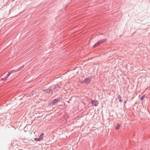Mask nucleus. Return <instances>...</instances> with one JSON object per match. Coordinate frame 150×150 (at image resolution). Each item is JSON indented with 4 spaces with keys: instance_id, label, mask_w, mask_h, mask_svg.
Here are the masks:
<instances>
[{
    "instance_id": "obj_7",
    "label": "nucleus",
    "mask_w": 150,
    "mask_h": 150,
    "mask_svg": "<svg viewBox=\"0 0 150 150\" xmlns=\"http://www.w3.org/2000/svg\"><path fill=\"white\" fill-rule=\"evenodd\" d=\"M34 139L35 141H41V140L40 139V138H35Z\"/></svg>"
},
{
    "instance_id": "obj_4",
    "label": "nucleus",
    "mask_w": 150,
    "mask_h": 150,
    "mask_svg": "<svg viewBox=\"0 0 150 150\" xmlns=\"http://www.w3.org/2000/svg\"><path fill=\"white\" fill-rule=\"evenodd\" d=\"M91 103H92L93 105L95 106H97L98 104V103L97 101H93V100H91Z\"/></svg>"
},
{
    "instance_id": "obj_10",
    "label": "nucleus",
    "mask_w": 150,
    "mask_h": 150,
    "mask_svg": "<svg viewBox=\"0 0 150 150\" xmlns=\"http://www.w3.org/2000/svg\"><path fill=\"white\" fill-rule=\"evenodd\" d=\"M145 96H142L141 98H140V100L141 101H142L143 100Z\"/></svg>"
},
{
    "instance_id": "obj_2",
    "label": "nucleus",
    "mask_w": 150,
    "mask_h": 150,
    "mask_svg": "<svg viewBox=\"0 0 150 150\" xmlns=\"http://www.w3.org/2000/svg\"><path fill=\"white\" fill-rule=\"evenodd\" d=\"M106 40L104 39L102 41H98L97 43H96L95 44L94 46H93V47H95L99 45L100 44L105 42V41H106Z\"/></svg>"
},
{
    "instance_id": "obj_6",
    "label": "nucleus",
    "mask_w": 150,
    "mask_h": 150,
    "mask_svg": "<svg viewBox=\"0 0 150 150\" xmlns=\"http://www.w3.org/2000/svg\"><path fill=\"white\" fill-rule=\"evenodd\" d=\"M120 126V125L119 124H117L116 125L115 129H118Z\"/></svg>"
},
{
    "instance_id": "obj_5",
    "label": "nucleus",
    "mask_w": 150,
    "mask_h": 150,
    "mask_svg": "<svg viewBox=\"0 0 150 150\" xmlns=\"http://www.w3.org/2000/svg\"><path fill=\"white\" fill-rule=\"evenodd\" d=\"M44 136V134L43 133H42L39 137L40 139L41 140H42L43 139V138Z\"/></svg>"
},
{
    "instance_id": "obj_1",
    "label": "nucleus",
    "mask_w": 150,
    "mask_h": 150,
    "mask_svg": "<svg viewBox=\"0 0 150 150\" xmlns=\"http://www.w3.org/2000/svg\"><path fill=\"white\" fill-rule=\"evenodd\" d=\"M91 80V78H87L84 79V81L82 82V83L88 84L90 83Z\"/></svg>"
},
{
    "instance_id": "obj_9",
    "label": "nucleus",
    "mask_w": 150,
    "mask_h": 150,
    "mask_svg": "<svg viewBox=\"0 0 150 150\" xmlns=\"http://www.w3.org/2000/svg\"><path fill=\"white\" fill-rule=\"evenodd\" d=\"M117 98L120 101V102H121V97L120 96V95H118L117 96Z\"/></svg>"
},
{
    "instance_id": "obj_8",
    "label": "nucleus",
    "mask_w": 150,
    "mask_h": 150,
    "mask_svg": "<svg viewBox=\"0 0 150 150\" xmlns=\"http://www.w3.org/2000/svg\"><path fill=\"white\" fill-rule=\"evenodd\" d=\"M10 74V73H9L8 75V76H6L5 78H3L2 79V80H4L6 79L8 77V76Z\"/></svg>"
},
{
    "instance_id": "obj_3",
    "label": "nucleus",
    "mask_w": 150,
    "mask_h": 150,
    "mask_svg": "<svg viewBox=\"0 0 150 150\" xmlns=\"http://www.w3.org/2000/svg\"><path fill=\"white\" fill-rule=\"evenodd\" d=\"M60 100L59 99H57V100H54L53 101L51 102V104L52 105H54L57 102H59Z\"/></svg>"
}]
</instances>
